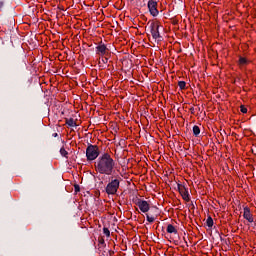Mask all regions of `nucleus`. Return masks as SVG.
<instances>
[{
  "mask_svg": "<svg viewBox=\"0 0 256 256\" xmlns=\"http://www.w3.org/2000/svg\"><path fill=\"white\" fill-rule=\"evenodd\" d=\"M95 169L100 175H113L115 171V160L109 153H104L98 157L95 163Z\"/></svg>",
  "mask_w": 256,
  "mask_h": 256,
  "instance_id": "f257e3e1",
  "label": "nucleus"
},
{
  "mask_svg": "<svg viewBox=\"0 0 256 256\" xmlns=\"http://www.w3.org/2000/svg\"><path fill=\"white\" fill-rule=\"evenodd\" d=\"M160 27H161V22H159V20H154L150 22V33L155 43H161V41H163V36H161V33H159Z\"/></svg>",
  "mask_w": 256,
  "mask_h": 256,
  "instance_id": "f03ea898",
  "label": "nucleus"
},
{
  "mask_svg": "<svg viewBox=\"0 0 256 256\" xmlns=\"http://www.w3.org/2000/svg\"><path fill=\"white\" fill-rule=\"evenodd\" d=\"M121 185V178L112 179L105 188L107 195H117L119 187Z\"/></svg>",
  "mask_w": 256,
  "mask_h": 256,
  "instance_id": "7ed1b4c3",
  "label": "nucleus"
},
{
  "mask_svg": "<svg viewBox=\"0 0 256 256\" xmlns=\"http://www.w3.org/2000/svg\"><path fill=\"white\" fill-rule=\"evenodd\" d=\"M101 155V152L99 151V146L89 144L86 148V159L87 161H95L97 157Z\"/></svg>",
  "mask_w": 256,
  "mask_h": 256,
  "instance_id": "20e7f679",
  "label": "nucleus"
},
{
  "mask_svg": "<svg viewBox=\"0 0 256 256\" xmlns=\"http://www.w3.org/2000/svg\"><path fill=\"white\" fill-rule=\"evenodd\" d=\"M96 55H98L99 57H109V55H111V51L109 50V48H107V45L100 42L96 46Z\"/></svg>",
  "mask_w": 256,
  "mask_h": 256,
  "instance_id": "39448f33",
  "label": "nucleus"
},
{
  "mask_svg": "<svg viewBox=\"0 0 256 256\" xmlns=\"http://www.w3.org/2000/svg\"><path fill=\"white\" fill-rule=\"evenodd\" d=\"M178 191H179L182 199L184 201H186V203H189V201H191V196L189 195V190L187 189V187H185V185L178 184Z\"/></svg>",
  "mask_w": 256,
  "mask_h": 256,
  "instance_id": "423d86ee",
  "label": "nucleus"
},
{
  "mask_svg": "<svg viewBox=\"0 0 256 256\" xmlns=\"http://www.w3.org/2000/svg\"><path fill=\"white\" fill-rule=\"evenodd\" d=\"M136 205L142 213H148L149 209H151V205L146 200L138 199Z\"/></svg>",
  "mask_w": 256,
  "mask_h": 256,
  "instance_id": "0eeeda50",
  "label": "nucleus"
},
{
  "mask_svg": "<svg viewBox=\"0 0 256 256\" xmlns=\"http://www.w3.org/2000/svg\"><path fill=\"white\" fill-rule=\"evenodd\" d=\"M148 9H149L150 15H152V17H157V15H159V10L157 9V1L149 0L148 1Z\"/></svg>",
  "mask_w": 256,
  "mask_h": 256,
  "instance_id": "6e6552de",
  "label": "nucleus"
},
{
  "mask_svg": "<svg viewBox=\"0 0 256 256\" xmlns=\"http://www.w3.org/2000/svg\"><path fill=\"white\" fill-rule=\"evenodd\" d=\"M243 217L246 219V221H248V223H253V221H255L249 206H243Z\"/></svg>",
  "mask_w": 256,
  "mask_h": 256,
  "instance_id": "1a4fd4ad",
  "label": "nucleus"
},
{
  "mask_svg": "<svg viewBox=\"0 0 256 256\" xmlns=\"http://www.w3.org/2000/svg\"><path fill=\"white\" fill-rule=\"evenodd\" d=\"M249 63H251V61H249V59H247L246 57H243V56L239 57V60H238L239 67H247Z\"/></svg>",
  "mask_w": 256,
  "mask_h": 256,
  "instance_id": "9d476101",
  "label": "nucleus"
},
{
  "mask_svg": "<svg viewBox=\"0 0 256 256\" xmlns=\"http://www.w3.org/2000/svg\"><path fill=\"white\" fill-rule=\"evenodd\" d=\"M65 123L68 125V127H78L79 124H77V120L73 118H65Z\"/></svg>",
  "mask_w": 256,
  "mask_h": 256,
  "instance_id": "9b49d317",
  "label": "nucleus"
},
{
  "mask_svg": "<svg viewBox=\"0 0 256 256\" xmlns=\"http://www.w3.org/2000/svg\"><path fill=\"white\" fill-rule=\"evenodd\" d=\"M167 233H174V235H177V228L173 226L172 224H168L166 228Z\"/></svg>",
  "mask_w": 256,
  "mask_h": 256,
  "instance_id": "f8f14e48",
  "label": "nucleus"
},
{
  "mask_svg": "<svg viewBox=\"0 0 256 256\" xmlns=\"http://www.w3.org/2000/svg\"><path fill=\"white\" fill-rule=\"evenodd\" d=\"M146 219L148 223H155V220L157 219V215L146 214Z\"/></svg>",
  "mask_w": 256,
  "mask_h": 256,
  "instance_id": "ddd939ff",
  "label": "nucleus"
},
{
  "mask_svg": "<svg viewBox=\"0 0 256 256\" xmlns=\"http://www.w3.org/2000/svg\"><path fill=\"white\" fill-rule=\"evenodd\" d=\"M60 155H62V157H65V159H69V152H67V150L65 149V147H62L60 149Z\"/></svg>",
  "mask_w": 256,
  "mask_h": 256,
  "instance_id": "4468645a",
  "label": "nucleus"
},
{
  "mask_svg": "<svg viewBox=\"0 0 256 256\" xmlns=\"http://www.w3.org/2000/svg\"><path fill=\"white\" fill-rule=\"evenodd\" d=\"M178 87L181 91H184V89H186V87H187V83L185 81H179Z\"/></svg>",
  "mask_w": 256,
  "mask_h": 256,
  "instance_id": "2eb2a0df",
  "label": "nucleus"
},
{
  "mask_svg": "<svg viewBox=\"0 0 256 256\" xmlns=\"http://www.w3.org/2000/svg\"><path fill=\"white\" fill-rule=\"evenodd\" d=\"M200 133H201V128H199V126L195 125L193 127V135H195V137H197Z\"/></svg>",
  "mask_w": 256,
  "mask_h": 256,
  "instance_id": "dca6fc26",
  "label": "nucleus"
},
{
  "mask_svg": "<svg viewBox=\"0 0 256 256\" xmlns=\"http://www.w3.org/2000/svg\"><path fill=\"white\" fill-rule=\"evenodd\" d=\"M206 225L209 228L213 227V218L211 216H208V218L206 220Z\"/></svg>",
  "mask_w": 256,
  "mask_h": 256,
  "instance_id": "f3484780",
  "label": "nucleus"
},
{
  "mask_svg": "<svg viewBox=\"0 0 256 256\" xmlns=\"http://www.w3.org/2000/svg\"><path fill=\"white\" fill-rule=\"evenodd\" d=\"M103 233H104V235H106V237H111V231H109V228L104 227Z\"/></svg>",
  "mask_w": 256,
  "mask_h": 256,
  "instance_id": "a211bd4d",
  "label": "nucleus"
},
{
  "mask_svg": "<svg viewBox=\"0 0 256 256\" xmlns=\"http://www.w3.org/2000/svg\"><path fill=\"white\" fill-rule=\"evenodd\" d=\"M101 62L107 64L109 63V58L107 56H104L101 60H99V65H101Z\"/></svg>",
  "mask_w": 256,
  "mask_h": 256,
  "instance_id": "6ab92c4d",
  "label": "nucleus"
},
{
  "mask_svg": "<svg viewBox=\"0 0 256 256\" xmlns=\"http://www.w3.org/2000/svg\"><path fill=\"white\" fill-rule=\"evenodd\" d=\"M240 111H241V113H247V107H245V105H241Z\"/></svg>",
  "mask_w": 256,
  "mask_h": 256,
  "instance_id": "aec40b11",
  "label": "nucleus"
},
{
  "mask_svg": "<svg viewBox=\"0 0 256 256\" xmlns=\"http://www.w3.org/2000/svg\"><path fill=\"white\" fill-rule=\"evenodd\" d=\"M98 243L99 245H105V239L99 238Z\"/></svg>",
  "mask_w": 256,
  "mask_h": 256,
  "instance_id": "412c9836",
  "label": "nucleus"
},
{
  "mask_svg": "<svg viewBox=\"0 0 256 256\" xmlns=\"http://www.w3.org/2000/svg\"><path fill=\"white\" fill-rule=\"evenodd\" d=\"M74 189L76 193H79V191H81V189L79 188V185H74Z\"/></svg>",
  "mask_w": 256,
  "mask_h": 256,
  "instance_id": "4be33fe9",
  "label": "nucleus"
},
{
  "mask_svg": "<svg viewBox=\"0 0 256 256\" xmlns=\"http://www.w3.org/2000/svg\"><path fill=\"white\" fill-rule=\"evenodd\" d=\"M1 9H3V3L2 2H0V11H1Z\"/></svg>",
  "mask_w": 256,
  "mask_h": 256,
  "instance_id": "5701e85b",
  "label": "nucleus"
},
{
  "mask_svg": "<svg viewBox=\"0 0 256 256\" xmlns=\"http://www.w3.org/2000/svg\"><path fill=\"white\" fill-rule=\"evenodd\" d=\"M54 137H57V133H56V134H54Z\"/></svg>",
  "mask_w": 256,
  "mask_h": 256,
  "instance_id": "b1692460",
  "label": "nucleus"
},
{
  "mask_svg": "<svg viewBox=\"0 0 256 256\" xmlns=\"http://www.w3.org/2000/svg\"><path fill=\"white\" fill-rule=\"evenodd\" d=\"M54 137H57V133H56V134H54Z\"/></svg>",
  "mask_w": 256,
  "mask_h": 256,
  "instance_id": "393cba45",
  "label": "nucleus"
}]
</instances>
